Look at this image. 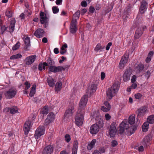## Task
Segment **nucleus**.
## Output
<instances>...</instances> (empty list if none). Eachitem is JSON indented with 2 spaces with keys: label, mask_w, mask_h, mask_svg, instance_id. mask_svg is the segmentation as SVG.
<instances>
[{
  "label": "nucleus",
  "mask_w": 154,
  "mask_h": 154,
  "mask_svg": "<svg viewBox=\"0 0 154 154\" xmlns=\"http://www.w3.org/2000/svg\"><path fill=\"white\" fill-rule=\"evenodd\" d=\"M112 42H109L108 43L107 45L106 49V50H109L110 47L112 45Z\"/></svg>",
  "instance_id": "59"
},
{
  "label": "nucleus",
  "mask_w": 154,
  "mask_h": 154,
  "mask_svg": "<svg viewBox=\"0 0 154 154\" xmlns=\"http://www.w3.org/2000/svg\"><path fill=\"white\" fill-rule=\"evenodd\" d=\"M110 107L107 106L105 107L104 106H102L101 108V110L104 112H107L110 110Z\"/></svg>",
  "instance_id": "42"
},
{
  "label": "nucleus",
  "mask_w": 154,
  "mask_h": 154,
  "mask_svg": "<svg viewBox=\"0 0 154 154\" xmlns=\"http://www.w3.org/2000/svg\"><path fill=\"white\" fill-rule=\"evenodd\" d=\"M98 126L100 129L103 127V122L102 119H100V120L98 122Z\"/></svg>",
  "instance_id": "47"
},
{
  "label": "nucleus",
  "mask_w": 154,
  "mask_h": 154,
  "mask_svg": "<svg viewBox=\"0 0 154 154\" xmlns=\"http://www.w3.org/2000/svg\"><path fill=\"white\" fill-rule=\"evenodd\" d=\"M20 43L19 42H17L13 47L12 49L14 51L16 50L19 48L20 46Z\"/></svg>",
  "instance_id": "43"
},
{
  "label": "nucleus",
  "mask_w": 154,
  "mask_h": 154,
  "mask_svg": "<svg viewBox=\"0 0 154 154\" xmlns=\"http://www.w3.org/2000/svg\"><path fill=\"white\" fill-rule=\"evenodd\" d=\"M129 128V125L127 123V120H124L120 124L119 126V133H122L123 132L125 129H127Z\"/></svg>",
  "instance_id": "12"
},
{
  "label": "nucleus",
  "mask_w": 154,
  "mask_h": 154,
  "mask_svg": "<svg viewBox=\"0 0 154 154\" xmlns=\"http://www.w3.org/2000/svg\"><path fill=\"white\" fill-rule=\"evenodd\" d=\"M109 134L110 137H114L117 132L116 125L115 122H113L110 125Z\"/></svg>",
  "instance_id": "8"
},
{
  "label": "nucleus",
  "mask_w": 154,
  "mask_h": 154,
  "mask_svg": "<svg viewBox=\"0 0 154 154\" xmlns=\"http://www.w3.org/2000/svg\"><path fill=\"white\" fill-rule=\"evenodd\" d=\"M5 14L6 16L8 17H11L12 16V12L11 11H7Z\"/></svg>",
  "instance_id": "51"
},
{
  "label": "nucleus",
  "mask_w": 154,
  "mask_h": 154,
  "mask_svg": "<svg viewBox=\"0 0 154 154\" xmlns=\"http://www.w3.org/2000/svg\"><path fill=\"white\" fill-rule=\"evenodd\" d=\"M45 128L44 126H39L36 130L34 137L36 139H38L45 133Z\"/></svg>",
  "instance_id": "5"
},
{
  "label": "nucleus",
  "mask_w": 154,
  "mask_h": 154,
  "mask_svg": "<svg viewBox=\"0 0 154 154\" xmlns=\"http://www.w3.org/2000/svg\"><path fill=\"white\" fill-rule=\"evenodd\" d=\"M105 77V74L103 72H102L101 74V78L102 80H103Z\"/></svg>",
  "instance_id": "60"
},
{
  "label": "nucleus",
  "mask_w": 154,
  "mask_h": 154,
  "mask_svg": "<svg viewBox=\"0 0 154 154\" xmlns=\"http://www.w3.org/2000/svg\"><path fill=\"white\" fill-rule=\"evenodd\" d=\"M77 21L76 19H73L71 21L70 27V31L72 33H75L77 30Z\"/></svg>",
  "instance_id": "11"
},
{
  "label": "nucleus",
  "mask_w": 154,
  "mask_h": 154,
  "mask_svg": "<svg viewBox=\"0 0 154 154\" xmlns=\"http://www.w3.org/2000/svg\"><path fill=\"white\" fill-rule=\"evenodd\" d=\"M138 116L141 117L143 116L146 112H148L147 108L146 107H142L137 110Z\"/></svg>",
  "instance_id": "19"
},
{
  "label": "nucleus",
  "mask_w": 154,
  "mask_h": 154,
  "mask_svg": "<svg viewBox=\"0 0 154 154\" xmlns=\"http://www.w3.org/2000/svg\"><path fill=\"white\" fill-rule=\"evenodd\" d=\"M136 128L134 126H132L129 128V131H130L131 135L133 134L135 131L136 130Z\"/></svg>",
  "instance_id": "46"
},
{
  "label": "nucleus",
  "mask_w": 154,
  "mask_h": 154,
  "mask_svg": "<svg viewBox=\"0 0 154 154\" xmlns=\"http://www.w3.org/2000/svg\"><path fill=\"white\" fill-rule=\"evenodd\" d=\"M142 97V95L140 93H137L134 95L135 98L137 99H140Z\"/></svg>",
  "instance_id": "49"
},
{
  "label": "nucleus",
  "mask_w": 154,
  "mask_h": 154,
  "mask_svg": "<svg viewBox=\"0 0 154 154\" xmlns=\"http://www.w3.org/2000/svg\"><path fill=\"white\" fill-rule=\"evenodd\" d=\"M119 86L118 84H114L110 88H108L106 91L107 98L110 100L114 97L119 89Z\"/></svg>",
  "instance_id": "2"
},
{
  "label": "nucleus",
  "mask_w": 154,
  "mask_h": 154,
  "mask_svg": "<svg viewBox=\"0 0 154 154\" xmlns=\"http://www.w3.org/2000/svg\"><path fill=\"white\" fill-rule=\"evenodd\" d=\"M48 109L47 106H44L42 109V114H47L48 113Z\"/></svg>",
  "instance_id": "38"
},
{
  "label": "nucleus",
  "mask_w": 154,
  "mask_h": 154,
  "mask_svg": "<svg viewBox=\"0 0 154 154\" xmlns=\"http://www.w3.org/2000/svg\"><path fill=\"white\" fill-rule=\"evenodd\" d=\"M67 48V45L66 44H65L63 45L60 49V53L63 55L66 53L67 51L66 48Z\"/></svg>",
  "instance_id": "28"
},
{
  "label": "nucleus",
  "mask_w": 154,
  "mask_h": 154,
  "mask_svg": "<svg viewBox=\"0 0 154 154\" xmlns=\"http://www.w3.org/2000/svg\"><path fill=\"white\" fill-rule=\"evenodd\" d=\"M47 82L49 86L51 87H53L55 83L53 79L51 76H49L47 79Z\"/></svg>",
  "instance_id": "24"
},
{
  "label": "nucleus",
  "mask_w": 154,
  "mask_h": 154,
  "mask_svg": "<svg viewBox=\"0 0 154 154\" xmlns=\"http://www.w3.org/2000/svg\"><path fill=\"white\" fill-rule=\"evenodd\" d=\"M136 78L137 77L135 75H134L132 77V79H131V81L132 83H134L136 81Z\"/></svg>",
  "instance_id": "56"
},
{
  "label": "nucleus",
  "mask_w": 154,
  "mask_h": 154,
  "mask_svg": "<svg viewBox=\"0 0 154 154\" xmlns=\"http://www.w3.org/2000/svg\"><path fill=\"white\" fill-rule=\"evenodd\" d=\"M45 35V32L43 29L41 28L38 29L35 32L34 35L38 38L43 37Z\"/></svg>",
  "instance_id": "18"
},
{
  "label": "nucleus",
  "mask_w": 154,
  "mask_h": 154,
  "mask_svg": "<svg viewBox=\"0 0 154 154\" xmlns=\"http://www.w3.org/2000/svg\"><path fill=\"white\" fill-rule=\"evenodd\" d=\"M129 58L128 54V53L125 54L122 57L119 62L120 67L121 69L123 68L127 63Z\"/></svg>",
  "instance_id": "6"
},
{
  "label": "nucleus",
  "mask_w": 154,
  "mask_h": 154,
  "mask_svg": "<svg viewBox=\"0 0 154 154\" xmlns=\"http://www.w3.org/2000/svg\"><path fill=\"white\" fill-rule=\"evenodd\" d=\"M65 138L66 141L67 143L69 142L71 140L70 135L68 134L65 136Z\"/></svg>",
  "instance_id": "45"
},
{
  "label": "nucleus",
  "mask_w": 154,
  "mask_h": 154,
  "mask_svg": "<svg viewBox=\"0 0 154 154\" xmlns=\"http://www.w3.org/2000/svg\"><path fill=\"white\" fill-rule=\"evenodd\" d=\"M59 67H60V71L63 70L65 71L66 70H67L70 67L69 65H66L63 66H60Z\"/></svg>",
  "instance_id": "39"
},
{
  "label": "nucleus",
  "mask_w": 154,
  "mask_h": 154,
  "mask_svg": "<svg viewBox=\"0 0 154 154\" xmlns=\"http://www.w3.org/2000/svg\"><path fill=\"white\" fill-rule=\"evenodd\" d=\"M48 18L44 12H41L40 13V20L41 23L43 24L47 22Z\"/></svg>",
  "instance_id": "21"
},
{
  "label": "nucleus",
  "mask_w": 154,
  "mask_h": 154,
  "mask_svg": "<svg viewBox=\"0 0 154 154\" xmlns=\"http://www.w3.org/2000/svg\"><path fill=\"white\" fill-rule=\"evenodd\" d=\"M24 84L26 86V89H28L29 88L30 86V85L29 83L27 81Z\"/></svg>",
  "instance_id": "58"
},
{
  "label": "nucleus",
  "mask_w": 154,
  "mask_h": 154,
  "mask_svg": "<svg viewBox=\"0 0 154 154\" xmlns=\"http://www.w3.org/2000/svg\"><path fill=\"white\" fill-rule=\"evenodd\" d=\"M24 43L26 46L27 47L30 45V38L27 37H26L24 40Z\"/></svg>",
  "instance_id": "37"
},
{
  "label": "nucleus",
  "mask_w": 154,
  "mask_h": 154,
  "mask_svg": "<svg viewBox=\"0 0 154 154\" xmlns=\"http://www.w3.org/2000/svg\"><path fill=\"white\" fill-rule=\"evenodd\" d=\"M151 73L150 71L148 70L145 73V75L147 79H149L151 75Z\"/></svg>",
  "instance_id": "52"
},
{
  "label": "nucleus",
  "mask_w": 154,
  "mask_h": 154,
  "mask_svg": "<svg viewBox=\"0 0 154 154\" xmlns=\"http://www.w3.org/2000/svg\"><path fill=\"white\" fill-rule=\"evenodd\" d=\"M36 86L35 85H33L31 88V89L29 95L30 97H32L35 94V92Z\"/></svg>",
  "instance_id": "35"
},
{
  "label": "nucleus",
  "mask_w": 154,
  "mask_h": 154,
  "mask_svg": "<svg viewBox=\"0 0 154 154\" xmlns=\"http://www.w3.org/2000/svg\"><path fill=\"white\" fill-rule=\"evenodd\" d=\"M118 145L117 142L115 140H112L111 143V146L114 147Z\"/></svg>",
  "instance_id": "50"
},
{
  "label": "nucleus",
  "mask_w": 154,
  "mask_h": 154,
  "mask_svg": "<svg viewBox=\"0 0 154 154\" xmlns=\"http://www.w3.org/2000/svg\"><path fill=\"white\" fill-rule=\"evenodd\" d=\"M132 74V70L130 68L127 69L123 75V80L126 82L129 80L131 75Z\"/></svg>",
  "instance_id": "9"
},
{
  "label": "nucleus",
  "mask_w": 154,
  "mask_h": 154,
  "mask_svg": "<svg viewBox=\"0 0 154 154\" xmlns=\"http://www.w3.org/2000/svg\"><path fill=\"white\" fill-rule=\"evenodd\" d=\"M47 63L48 65H50V66H51L53 65L54 64V62L51 58H49L48 59Z\"/></svg>",
  "instance_id": "44"
},
{
  "label": "nucleus",
  "mask_w": 154,
  "mask_h": 154,
  "mask_svg": "<svg viewBox=\"0 0 154 154\" xmlns=\"http://www.w3.org/2000/svg\"><path fill=\"white\" fill-rule=\"evenodd\" d=\"M32 123L30 121L28 120L26 122L24 125L23 131L25 134H27L32 126Z\"/></svg>",
  "instance_id": "13"
},
{
  "label": "nucleus",
  "mask_w": 154,
  "mask_h": 154,
  "mask_svg": "<svg viewBox=\"0 0 154 154\" xmlns=\"http://www.w3.org/2000/svg\"><path fill=\"white\" fill-rule=\"evenodd\" d=\"M132 84L130 86V88L131 89H135L137 87V85L136 83H132Z\"/></svg>",
  "instance_id": "55"
},
{
  "label": "nucleus",
  "mask_w": 154,
  "mask_h": 154,
  "mask_svg": "<svg viewBox=\"0 0 154 154\" xmlns=\"http://www.w3.org/2000/svg\"><path fill=\"white\" fill-rule=\"evenodd\" d=\"M36 58V56L35 55L27 57L24 60L25 64L28 65H31L34 62Z\"/></svg>",
  "instance_id": "7"
},
{
  "label": "nucleus",
  "mask_w": 154,
  "mask_h": 154,
  "mask_svg": "<svg viewBox=\"0 0 154 154\" xmlns=\"http://www.w3.org/2000/svg\"><path fill=\"white\" fill-rule=\"evenodd\" d=\"M52 11L54 14L58 13L59 11V9L56 6H54L52 7Z\"/></svg>",
  "instance_id": "40"
},
{
  "label": "nucleus",
  "mask_w": 154,
  "mask_h": 154,
  "mask_svg": "<svg viewBox=\"0 0 154 154\" xmlns=\"http://www.w3.org/2000/svg\"><path fill=\"white\" fill-rule=\"evenodd\" d=\"M89 11L90 12L93 13L95 11V9L93 7L91 6L89 8Z\"/></svg>",
  "instance_id": "62"
},
{
  "label": "nucleus",
  "mask_w": 154,
  "mask_h": 154,
  "mask_svg": "<svg viewBox=\"0 0 154 154\" xmlns=\"http://www.w3.org/2000/svg\"><path fill=\"white\" fill-rule=\"evenodd\" d=\"M9 111H10V108L9 107H6L3 110V112H4L6 113L8 112H9Z\"/></svg>",
  "instance_id": "63"
},
{
  "label": "nucleus",
  "mask_w": 154,
  "mask_h": 154,
  "mask_svg": "<svg viewBox=\"0 0 154 154\" xmlns=\"http://www.w3.org/2000/svg\"><path fill=\"white\" fill-rule=\"evenodd\" d=\"M41 99H40L39 98L36 97H35L33 100V102L35 103H40V101H41Z\"/></svg>",
  "instance_id": "53"
},
{
  "label": "nucleus",
  "mask_w": 154,
  "mask_h": 154,
  "mask_svg": "<svg viewBox=\"0 0 154 154\" xmlns=\"http://www.w3.org/2000/svg\"><path fill=\"white\" fill-rule=\"evenodd\" d=\"M60 67L59 66L56 67L55 66H51L49 68V71L53 72H57L60 71Z\"/></svg>",
  "instance_id": "23"
},
{
  "label": "nucleus",
  "mask_w": 154,
  "mask_h": 154,
  "mask_svg": "<svg viewBox=\"0 0 154 154\" xmlns=\"http://www.w3.org/2000/svg\"><path fill=\"white\" fill-rule=\"evenodd\" d=\"M104 48H102V47L100 44H98L96 46L94 49V50L97 51H98L99 50L102 49H103Z\"/></svg>",
  "instance_id": "41"
},
{
  "label": "nucleus",
  "mask_w": 154,
  "mask_h": 154,
  "mask_svg": "<svg viewBox=\"0 0 154 154\" xmlns=\"http://www.w3.org/2000/svg\"><path fill=\"white\" fill-rule=\"evenodd\" d=\"M22 57V55L19 53L15 55H13L10 57V58L11 60H16Z\"/></svg>",
  "instance_id": "33"
},
{
  "label": "nucleus",
  "mask_w": 154,
  "mask_h": 154,
  "mask_svg": "<svg viewBox=\"0 0 154 154\" xmlns=\"http://www.w3.org/2000/svg\"><path fill=\"white\" fill-rule=\"evenodd\" d=\"M147 3L146 1L143 0L141 2V5L139 10V13L142 14L146 11L147 8Z\"/></svg>",
  "instance_id": "15"
},
{
  "label": "nucleus",
  "mask_w": 154,
  "mask_h": 154,
  "mask_svg": "<svg viewBox=\"0 0 154 154\" xmlns=\"http://www.w3.org/2000/svg\"><path fill=\"white\" fill-rule=\"evenodd\" d=\"M78 142L77 140L74 142L73 147L72 148V154H77L78 149Z\"/></svg>",
  "instance_id": "25"
},
{
  "label": "nucleus",
  "mask_w": 154,
  "mask_h": 154,
  "mask_svg": "<svg viewBox=\"0 0 154 154\" xmlns=\"http://www.w3.org/2000/svg\"><path fill=\"white\" fill-rule=\"evenodd\" d=\"M15 23L16 20L14 19H13L11 20L9 28V32H14Z\"/></svg>",
  "instance_id": "22"
},
{
  "label": "nucleus",
  "mask_w": 154,
  "mask_h": 154,
  "mask_svg": "<svg viewBox=\"0 0 154 154\" xmlns=\"http://www.w3.org/2000/svg\"><path fill=\"white\" fill-rule=\"evenodd\" d=\"M135 121V116L134 115H132L129 116L128 122L130 125L134 123Z\"/></svg>",
  "instance_id": "30"
},
{
  "label": "nucleus",
  "mask_w": 154,
  "mask_h": 154,
  "mask_svg": "<svg viewBox=\"0 0 154 154\" xmlns=\"http://www.w3.org/2000/svg\"><path fill=\"white\" fill-rule=\"evenodd\" d=\"M18 109L16 106H13L10 108V113L14 114L18 112Z\"/></svg>",
  "instance_id": "31"
},
{
  "label": "nucleus",
  "mask_w": 154,
  "mask_h": 154,
  "mask_svg": "<svg viewBox=\"0 0 154 154\" xmlns=\"http://www.w3.org/2000/svg\"><path fill=\"white\" fill-rule=\"evenodd\" d=\"M97 89L96 85L94 84L91 85L87 90L86 94L81 98L79 103L78 110H84L87 103L88 96H90Z\"/></svg>",
  "instance_id": "1"
},
{
  "label": "nucleus",
  "mask_w": 154,
  "mask_h": 154,
  "mask_svg": "<svg viewBox=\"0 0 154 154\" xmlns=\"http://www.w3.org/2000/svg\"><path fill=\"white\" fill-rule=\"evenodd\" d=\"M151 58L150 57L147 56L145 60V61L146 63H149L151 60Z\"/></svg>",
  "instance_id": "64"
},
{
  "label": "nucleus",
  "mask_w": 154,
  "mask_h": 154,
  "mask_svg": "<svg viewBox=\"0 0 154 154\" xmlns=\"http://www.w3.org/2000/svg\"><path fill=\"white\" fill-rule=\"evenodd\" d=\"M96 142V140L95 139L92 140L91 142L88 144L87 149L89 150H91L94 147Z\"/></svg>",
  "instance_id": "27"
},
{
  "label": "nucleus",
  "mask_w": 154,
  "mask_h": 154,
  "mask_svg": "<svg viewBox=\"0 0 154 154\" xmlns=\"http://www.w3.org/2000/svg\"><path fill=\"white\" fill-rule=\"evenodd\" d=\"M80 14V11H78L75 13L74 14V16L75 17H76L77 18H79Z\"/></svg>",
  "instance_id": "54"
},
{
  "label": "nucleus",
  "mask_w": 154,
  "mask_h": 154,
  "mask_svg": "<svg viewBox=\"0 0 154 154\" xmlns=\"http://www.w3.org/2000/svg\"><path fill=\"white\" fill-rule=\"evenodd\" d=\"M74 109L73 106H71L67 109L64 114V118H69L71 116L74 112Z\"/></svg>",
  "instance_id": "20"
},
{
  "label": "nucleus",
  "mask_w": 154,
  "mask_h": 154,
  "mask_svg": "<svg viewBox=\"0 0 154 154\" xmlns=\"http://www.w3.org/2000/svg\"><path fill=\"white\" fill-rule=\"evenodd\" d=\"M53 146L48 145L44 148L42 154H51L53 152Z\"/></svg>",
  "instance_id": "17"
},
{
  "label": "nucleus",
  "mask_w": 154,
  "mask_h": 154,
  "mask_svg": "<svg viewBox=\"0 0 154 154\" xmlns=\"http://www.w3.org/2000/svg\"><path fill=\"white\" fill-rule=\"evenodd\" d=\"M99 129L100 128L97 124H94L91 126L90 132L92 134H96L99 131Z\"/></svg>",
  "instance_id": "14"
},
{
  "label": "nucleus",
  "mask_w": 154,
  "mask_h": 154,
  "mask_svg": "<svg viewBox=\"0 0 154 154\" xmlns=\"http://www.w3.org/2000/svg\"><path fill=\"white\" fill-rule=\"evenodd\" d=\"M143 32V27H139L137 28L134 34L135 39H139L142 35Z\"/></svg>",
  "instance_id": "16"
},
{
  "label": "nucleus",
  "mask_w": 154,
  "mask_h": 154,
  "mask_svg": "<svg viewBox=\"0 0 154 154\" xmlns=\"http://www.w3.org/2000/svg\"><path fill=\"white\" fill-rule=\"evenodd\" d=\"M87 12V10L86 9H82L81 12H80V14L81 15H83Z\"/></svg>",
  "instance_id": "61"
},
{
  "label": "nucleus",
  "mask_w": 154,
  "mask_h": 154,
  "mask_svg": "<svg viewBox=\"0 0 154 154\" xmlns=\"http://www.w3.org/2000/svg\"><path fill=\"white\" fill-rule=\"evenodd\" d=\"M149 124L146 121L143 123L142 127V130L143 132H146L148 130Z\"/></svg>",
  "instance_id": "29"
},
{
  "label": "nucleus",
  "mask_w": 154,
  "mask_h": 154,
  "mask_svg": "<svg viewBox=\"0 0 154 154\" xmlns=\"http://www.w3.org/2000/svg\"><path fill=\"white\" fill-rule=\"evenodd\" d=\"M144 65L143 64L141 63L139 64L137 66V69L139 71H141L144 68Z\"/></svg>",
  "instance_id": "48"
},
{
  "label": "nucleus",
  "mask_w": 154,
  "mask_h": 154,
  "mask_svg": "<svg viewBox=\"0 0 154 154\" xmlns=\"http://www.w3.org/2000/svg\"><path fill=\"white\" fill-rule=\"evenodd\" d=\"M85 114L84 110H78L75 119V124L78 126H81L83 124Z\"/></svg>",
  "instance_id": "3"
},
{
  "label": "nucleus",
  "mask_w": 154,
  "mask_h": 154,
  "mask_svg": "<svg viewBox=\"0 0 154 154\" xmlns=\"http://www.w3.org/2000/svg\"><path fill=\"white\" fill-rule=\"evenodd\" d=\"M55 115L52 112L50 113L47 116V118L45 120L44 123L45 125H48L54 120Z\"/></svg>",
  "instance_id": "10"
},
{
  "label": "nucleus",
  "mask_w": 154,
  "mask_h": 154,
  "mask_svg": "<svg viewBox=\"0 0 154 154\" xmlns=\"http://www.w3.org/2000/svg\"><path fill=\"white\" fill-rule=\"evenodd\" d=\"M111 116L108 113H106L105 115V118L106 120L108 121L110 120L111 119Z\"/></svg>",
  "instance_id": "57"
},
{
  "label": "nucleus",
  "mask_w": 154,
  "mask_h": 154,
  "mask_svg": "<svg viewBox=\"0 0 154 154\" xmlns=\"http://www.w3.org/2000/svg\"><path fill=\"white\" fill-rule=\"evenodd\" d=\"M17 94V90L16 89L11 88L5 92L4 95L7 99H11L14 97Z\"/></svg>",
  "instance_id": "4"
},
{
  "label": "nucleus",
  "mask_w": 154,
  "mask_h": 154,
  "mask_svg": "<svg viewBox=\"0 0 154 154\" xmlns=\"http://www.w3.org/2000/svg\"><path fill=\"white\" fill-rule=\"evenodd\" d=\"M149 124L154 123V115H152L149 116L147 119V121Z\"/></svg>",
  "instance_id": "32"
},
{
  "label": "nucleus",
  "mask_w": 154,
  "mask_h": 154,
  "mask_svg": "<svg viewBox=\"0 0 154 154\" xmlns=\"http://www.w3.org/2000/svg\"><path fill=\"white\" fill-rule=\"evenodd\" d=\"M48 66V64L46 62H44L43 63H40L38 66V69L40 71H42L43 69H45V66Z\"/></svg>",
  "instance_id": "34"
},
{
  "label": "nucleus",
  "mask_w": 154,
  "mask_h": 154,
  "mask_svg": "<svg viewBox=\"0 0 154 154\" xmlns=\"http://www.w3.org/2000/svg\"><path fill=\"white\" fill-rule=\"evenodd\" d=\"M62 88V84L61 82L59 81L57 82L55 85V91L58 92L61 90Z\"/></svg>",
  "instance_id": "26"
},
{
  "label": "nucleus",
  "mask_w": 154,
  "mask_h": 154,
  "mask_svg": "<svg viewBox=\"0 0 154 154\" xmlns=\"http://www.w3.org/2000/svg\"><path fill=\"white\" fill-rule=\"evenodd\" d=\"M150 140L149 136H146L143 140V145H147Z\"/></svg>",
  "instance_id": "36"
}]
</instances>
